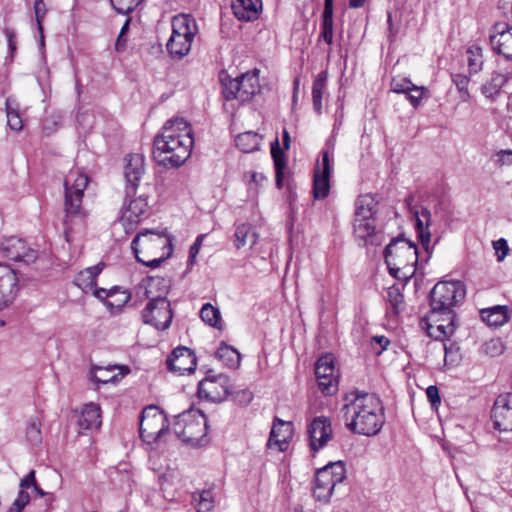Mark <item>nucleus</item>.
Here are the masks:
<instances>
[{"mask_svg": "<svg viewBox=\"0 0 512 512\" xmlns=\"http://www.w3.org/2000/svg\"><path fill=\"white\" fill-rule=\"evenodd\" d=\"M102 264L86 268L85 270L78 273L75 277L74 283L81 288L84 292L92 290L96 286V278L102 271Z\"/></svg>", "mask_w": 512, "mask_h": 512, "instance_id": "7c9ffc66", "label": "nucleus"}, {"mask_svg": "<svg viewBox=\"0 0 512 512\" xmlns=\"http://www.w3.org/2000/svg\"><path fill=\"white\" fill-rule=\"evenodd\" d=\"M444 349V363L446 366L455 367L457 366L461 361V354L459 347L451 343L449 346L446 344H443Z\"/></svg>", "mask_w": 512, "mask_h": 512, "instance_id": "09e8293b", "label": "nucleus"}, {"mask_svg": "<svg viewBox=\"0 0 512 512\" xmlns=\"http://www.w3.org/2000/svg\"><path fill=\"white\" fill-rule=\"evenodd\" d=\"M253 399V393L248 390H242L236 394V401L241 405H246Z\"/></svg>", "mask_w": 512, "mask_h": 512, "instance_id": "774afa93", "label": "nucleus"}, {"mask_svg": "<svg viewBox=\"0 0 512 512\" xmlns=\"http://www.w3.org/2000/svg\"><path fill=\"white\" fill-rule=\"evenodd\" d=\"M315 375L323 394L332 395L337 391L338 376L332 354H325L318 358L315 363Z\"/></svg>", "mask_w": 512, "mask_h": 512, "instance_id": "4468645a", "label": "nucleus"}, {"mask_svg": "<svg viewBox=\"0 0 512 512\" xmlns=\"http://www.w3.org/2000/svg\"><path fill=\"white\" fill-rule=\"evenodd\" d=\"M192 499L195 502L197 512H211L214 508V496L210 489L194 492Z\"/></svg>", "mask_w": 512, "mask_h": 512, "instance_id": "ea45409f", "label": "nucleus"}, {"mask_svg": "<svg viewBox=\"0 0 512 512\" xmlns=\"http://www.w3.org/2000/svg\"><path fill=\"white\" fill-rule=\"evenodd\" d=\"M19 292V278L9 265L0 263V311L11 305Z\"/></svg>", "mask_w": 512, "mask_h": 512, "instance_id": "dca6fc26", "label": "nucleus"}, {"mask_svg": "<svg viewBox=\"0 0 512 512\" xmlns=\"http://www.w3.org/2000/svg\"><path fill=\"white\" fill-rule=\"evenodd\" d=\"M173 430L182 442L193 447L204 446L209 442L208 424L202 411L189 409L175 417Z\"/></svg>", "mask_w": 512, "mask_h": 512, "instance_id": "423d86ee", "label": "nucleus"}, {"mask_svg": "<svg viewBox=\"0 0 512 512\" xmlns=\"http://www.w3.org/2000/svg\"><path fill=\"white\" fill-rule=\"evenodd\" d=\"M252 226L249 224H241L235 231V245L240 248L246 244V239L250 235L251 245L256 243V232L251 231Z\"/></svg>", "mask_w": 512, "mask_h": 512, "instance_id": "a18cd8bd", "label": "nucleus"}, {"mask_svg": "<svg viewBox=\"0 0 512 512\" xmlns=\"http://www.w3.org/2000/svg\"><path fill=\"white\" fill-rule=\"evenodd\" d=\"M345 478L346 469L342 461L331 462L318 469L312 487L314 499L320 504L329 503Z\"/></svg>", "mask_w": 512, "mask_h": 512, "instance_id": "6e6552de", "label": "nucleus"}, {"mask_svg": "<svg viewBox=\"0 0 512 512\" xmlns=\"http://www.w3.org/2000/svg\"><path fill=\"white\" fill-rule=\"evenodd\" d=\"M6 106V115H7V124L11 130L21 131L23 128L22 119L18 113L16 108H13L10 105V99L8 98L5 103Z\"/></svg>", "mask_w": 512, "mask_h": 512, "instance_id": "3c124183", "label": "nucleus"}, {"mask_svg": "<svg viewBox=\"0 0 512 512\" xmlns=\"http://www.w3.org/2000/svg\"><path fill=\"white\" fill-rule=\"evenodd\" d=\"M505 350V346L501 339L493 338L486 341L481 346V353L489 357L500 356Z\"/></svg>", "mask_w": 512, "mask_h": 512, "instance_id": "49530a36", "label": "nucleus"}, {"mask_svg": "<svg viewBox=\"0 0 512 512\" xmlns=\"http://www.w3.org/2000/svg\"><path fill=\"white\" fill-rule=\"evenodd\" d=\"M78 425L81 429H97L101 425V409L95 403L86 404L78 417Z\"/></svg>", "mask_w": 512, "mask_h": 512, "instance_id": "bb28decb", "label": "nucleus"}, {"mask_svg": "<svg viewBox=\"0 0 512 512\" xmlns=\"http://www.w3.org/2000/svg\"><path fill=\"white\" fill-rule=\"evenodd\" d=\"M465 285L461 281H440L430 292L431 310L428 320L438 322L437 316L444 315L447 324H439L438 331L443 336H451L456 330V314L453 308L465 298Z\"/></svg>", "mask_w": 512, "mask_h": 512, "instance_id": "7ed1b4c3", "label": "nucleus"}, {"mask_svg": "<svg viewBox=\"0 0 512 512\" xmlns=\"http://www.w3.org/2000/svg\"><path fill=\"white\" fill-rule=\"evenodd\" d=\"M128 26H129V21L127 20L125 22V24L123 25V27L117 37L115 47H116V50H118V51H121L125 48L126 39L124 37H125L126 31L128 30Z\"/></svg>", "mask_w": 512, "mask_h": 512, "instance_id": "69168bd1", "label": "nucleus"}, {"mask_svg": "<svg viewBox=\"0 0 512 512\" xmlns=\"http://www.w3.org/2000/svg\"><path fill=\"white\" fill-rule=\"evenodd\" d=\"M426 395L433 408H436L441 403L439 389L435 385H431L426 389Z\"/></svg>", "mask_w": 512, "mask_h": 512, "instance_id": "bf43d9fd", "label": "nucleus"}, {"mask_svg": "<svg viewBox=\"0 0 512 512\" xmlns=\"http://www.w3.org/2000/svg\"><path fill=\"white\" fill-rule=\"evenodd\" d=\"M4 34L7 38V42H8V47H9V50H10V53L11 55H13L16 51V42H15V38H16V33L13 29L11 28H6L4 30Z\"/></svg>", "mask_w": 512, "mask_h": 512, "instance_id": "0e129e2a", "label": "nucleus"}, {"mask_svg": "<svg viewBox=\"0 0 512 512\" xmlns=\"http://www.w3.org/2000/svg\"><path fill=\"white\" fill-rule=\"evenodd\" d=\"M172 318L170 302L166 297L152 298L142 311L143 322L152 325L157 330L168 329Z\"/></svg>", "mask_w": 512, "mask_h": 512, "instance_id": "f8f14e48", "label": "nucleus"}, {"mask_svg": "<svg viewBox=\"0 0 512 512\" xmlns=\"http://www.w3.org/2000/svg\"><path fill=\"white\" fill-rule=\"evenodd\" d=\"M88 184V177L78 171H71L65 178V197H64V211H65V225H68L73 219H83L85 217V210L82 207V199L84 191Z\"/></svg>", "mask_w": 512, "mask_h": 512, "instance_id": "1a4fd4ad", "label": "nucleus"}, {"mask_svg": "<svg viewBox=\"0 0 512 512\" xmlns=\"http://www.w3.org/2000/svg\"><path fill=\"white\" fill-rule=\"evenodd\" d=\"M169 371L183 375L193 373L196 369L197 360L194 352L187 347H177L166 360Z\"/></svg>", "mask_w": 512, "mask_h": 512, "instance_id": "6ab92c4d", "label": "nucleus"}, {"mask_svg": "<svg viewBox=\"0 0 512 512\" xmlns=\"http://www.w3.org/2000/svg\"><path fill=\"white\" fill-rule=\"evenodd\" d=\"M113 8L119 14L132 12L143 0H110Z\"/></svg>", "mask_w": 512, "mask_h": 512, "instance_id": "864d4df0", "label": "nucleus"}, {"mask_svg": "<svg viewBox=\"0 0 512 512\" xmlns=\"http://www.w3.org/2000/svg\"><path fill=\"white\" fill-rule=\"evenodd\" d=\"M415 217V227L418 234V238L422 244V247L426 253L430 256L431 254V232L429 227L431 225V211L427 207H421L420 209H411Z\"/></svg>", "mask_w": 512, "mask_h": 512, "instance_id": "b1692460", "label": "nucleus"}, {"mask_svg": "<svg viewBox=\"0 0 512 512\" xmlns=\"http://www.w3.org/2000/svg\"><path fill=\"white\" fill-rule=\"evenodd\" d=\"M238 82L240 85L237 92V99L243 103L252 100L256 94V68L238 76Z\"/></svg>", "mask_w": 512, "mask_h": 512, "instance_id": "c85d7f7f", "label": "nucleus"}, {"mask_svg": "<svg viewBox=\"0 0 512 512\" xmlns=\"http://www.w3.org/2000/svg\"><path fill=\"white\" fill-rule=\"evenodd\" d=\"M193 131L184 118L168 120L153 141V158L165 168H178L190 157Z\"/></svg>", "mask_w": 512, "mask_h": 512, "instance_id": "f257e3e1", "label": "nucleus"}, {"mask_svg": "<svg viewBox=\"0 0 512 512\" xmlns=\"http://www.w3.org/2000/svg\"><path fill=\"white\" fill-rule=\"evenodd\" d=\"M424 92L425 88L423 86L416 85L413 86V89H411V91L407 92V98L413 107H417L420 104L421 99L424 96Z\"/></svg>", "mask_w": 512, "mask_h": 512, "instance_id": "4d7b16f0", "label": "nucleus"}, {"mask_svg": "<svg viewBox=\"0 0 512 512\" xmlns=\"http://www.w3.org/2000/svg\"><path fill=\"white\" fill-rule=\"evenodd\" d=\"M330 153L329 151H323L322 152V161L321 163H318L317 165L320 166V172L331 174L332 166L330 163Z\"/></svg>", "mask_w": 512, "mask_h": 512, "instance_id": "e2e57ef3", "label": "nucleus"}, {"mask_svg": "<svg viewBox=\"0 0 512 512\" xmlns=\"http://www.w3.org/2000/svg\"><path fill=\"white\" fill-rule=\"evenodd\" d=\"M326 82H327V73L326 72H320L314 82L312 87V102H313V108L317 114H321L322 112V96L324 93V90L326 88Z\"/></svg>", "mask_w": 512, "mask_h": 512, "instance_id": "e433bc0d", "label": "nucleus"}, {"mask_svg": "<svg viewBox=\"0 0 512 512\" xmlns=\"http://www.w3.org/2000/svg\"><path fill=\"white\" fill-rule=\"evenodd\" d=\"M118 288H113L110 290H106L104 288L95 289L93 294L100 300H104V302L110 298H113L117 295Z\"/></svg>", "mask_w": 512, "mask_h": 512, "instance_id": "680f3d73", "label": "nucleus"}, {"mask_svg": "<svg viewBox=\"0 0 512 512\" xmlns=\"http://www.w3.org/2000/svg\"><path fill=\"white\" fill-rule=\"evenodd\" d=\"M203 238H204V235H199L196 238L195 242L190 247V250H189V261L191 263L194 262L197 254L199 253V249H200L201 243L203 241Z\"/></svg>", "mask_w": 512, "mask_h": 512, "instance_id": "338daca9", "label": "nucleus"}, {"mask_svg": "<svg viewBox=\"0 0 512 512\" xmlns=\"http://www.w3.org/2000/svg\"><path fill=\"white\" fill-rule=\"evenodd\" d=\"M232 385L225 374H212L209 371L204 379L199 382L198 395L201 399L211 402H222L230 395Z\"/></svg>", "mask_w": 512, "mask_h": 512, "instance_id": "9b49d317", "label": "nucleus"}, {"mask_svg": "<svg viewBox=\"0 0 512 512\" xmlns=\"http://www.w3.org/2000/svg\"><path fill=\"white\" fill-rule=\"evenodd\" d=\"M20 491L8 512H22L30 501V495L26 491L32 488L35 493L43 497L46 493L37 485L35 471H30L20 482Z\"/></svg>", "mask_w": 512, "mask_h": 512, "instance_id": "5701e85b", "label": "nucleus"}, {"mask_svg": "<svg viewBox=\"0 0 512 512\" xmlns=\"http://www.w3.org/2000/svg\"><path fill=\"white\" fill-rule=\"evenodd\" d=\"M493 247L499 262L503 261L509 252L507 241L503 238L493 242Z\"/></svg>", "mask_w": 512, "mask_h": 512, "instance_id": "13d9d810", "label": "nucleus"}, {"mask_svg": "<svg viewBox=\"0 0 512 512\" xmlns=\"http://www.w3.org/2000/svg\"><path fill=\"white\" fill-rule=\"evenodd\" d=\"M116 369H121L119 366L108 367H93V380L97 383L106 384L118 380V374L114 373Z\"/></svg>", "mask_w": 512, "mask_h": 512, "instance_id": "a19ab883", "label": "nucleus"}, {"mask_svg": "<svg viewBox=\"0 0 512 512\" xmlns=\"http://www.w3.org/2000/svg\"><path fill=\"white\" fill-rule=\"evenodd\" d=\"M131 249L138 262L154 269L171 256L172 239L165 232L145 229L134 237Z\"/></svg>", "mask_w": 512, "mask_h": 512, "instance_id": "20e7f679", "label": "nucleus"}, {"mask_svg": "<svg viewBox=\"0 0 512 512\" xmlns=\"http://www.w3.org/2000/svg\"><path fill=\"white\" fill-rule=\"evenodd\" d=\"M216 358L228 368L236 369L240 365V353L225 343H222L215 353Z\"/></svg>", "mask_w": 512, "mask_h": 512, "instance_id": "c9c22d12", "label": "nucleus"}, {"mask_svg": "<svg viewBox=\"0 0 512 512\" xmlns=\"http://www.w3.org/2000/svg\"><path fill=\"white\" fill-rule=\"evenodd\" d=\"M320 38L328 45L333 43V0L324 2Z\"/></svg>", "mask_w": 512, "mask_h": 512, "instance_id": "473e14b6", "label": "nucleus"}, {"mask_svg": "<svg viewBox=\"0 0 512 512\" xmlns=\"http://www.w3.org/2000/svg\"><path fill=\"white\" fill-rule=\"evenodd\" d=\"M167 429L166 417L156 406H148L142 411L139 432L144 442L155 443Z\"/></svg>", "mask_w": 512, "mask_h": 512, "instance_id": "9d476101", "label": "nucleus"}, {"mask_svg": "<svg viewBox=\"0 0 512 512\" xmlns=\"http://www.w3.org/2000/svg\"><path fill=\"white\" fill-rule=\"evenodd\" d=\"M481 318L489 326L499 327L508 322L510 318L507 306H494L481 310Z\"/></svg>", "mask_w": 512, "mask_h": 512, "instance_id": "c756f323", "label": "nucleus"}, {"mask_svg": "<svg viewBox=\"0 0 512 512\" xmlns=\"http://www.w3.org/2000/svg\"><path fill=\"white\" fill-rule=\"evenodd\" d=\"M387 301L391 305L394 314H399L403 309L404 297L397 287H390L387 290Z\"/></svg>", "mask_w": 512, "mask_h": 512, "instance_id": "603ef678", "label": "nucleus"}, {"mask_svg": "<svg viewBox=\"0 0 512 512\" xmlns=\"http://www.w3.org/2000/svg\"><path fill=\"white\" fill-rule=\"evenodd\" d=\"M341 413L353 433L374 436L384 425V407L375 394L352 391L345 395Z\"/></svg>", "mask_w": 512, "mask_h": 512, "instance_id": "f03ea898", "label": "nucleus"}, {"mask_svg": "<svg viewBox=\"0 0 512 512\" xmlns=\"http://www.w3.org/2000/svg\"><path fill=\"white\" fill-rule=\"evenodd\" d=\"M467 63L469 68V73L477 74L483 69V50L478 45H472L467 49Z\"/></svg>", "mask_w": 512, "mask_h": 512, "instance_id": "58836bf2", "label": "nucleus"}, {"mask_svg": "<svg viewBox=\"0 0 512 512\" xmlns=\"http://www.w3.org/2000/svg\"><path fill=\"white\" fill-rule=\"evenodd\" d=\"M452 82L456 86L460 99L464 102H467L470 99V93L468 90V84L470 82V78L464 74H452Z\"/></svg>", "mask_w": 512, "mask_h": 512, "instance_id": "de8ad7c7", "label": "nucleus"}, {"mask_svg": "<svg viewBox=\"0 0 512 512\" xmlns=\"http://www.w3.org/2000/svg\"><path fill=\"white\" fill-rule=\"evenodd\" d=\"M0 252L10 260L24 262L25 264L34 262L38 257L36 250L27 247L23 239L15 236L5 238L1 242Z\"/></svg>", "mask_w": 512, "mask_h": 512, "instance_id": "2eb2a0df", "label": "nucleus"}, {"mask_svg": "<svg viewBox=\"0 0 512 512\" xmlns=\"http://www.w3.org/2000/svg\"><path fill=\"white\" fill-rule=\"evenodd\" d=\"M271 155L274 161L276 186L281 189L283 187L284 169L286 166L284 152L279 146L278 139L271 143Z\"/></svg>", "mask_w": 512, "mask_h": 512, "instance_id": "72a5a7b5", "label": "nucleus"}, {"mask_svg": "<svg viewBox=\"0 0 512 512\" xmlns=\"http://www.w3.org/2000/svg\"><path fill=\"white\" fill-rule=\"evenodd\" d=\"M385 262L390 274L400 280H409L416 272L419 259L417 246L410 240L398 237L384 250Z\"/></svg>", "mask_w": 512, "mask_h": 512, "instance_id": "39448f33", "label": "nucleus"}, {"mask_svg": "<svg viewBox=\"0 0 512 512\" xmlns=\"http://www.w3.org/2000/svg\"><path fill=\"white\" fill-rule=\"evenodd\" d=\"M377 200L371 194L360 195L355 202V218L357 221L375 219Z\"/></svg>", "mask_w": 512, "mask_h": 512, "instance_id": "cd10ccee", "label": "nucleus"}, {"mask_svg": "<svg viewBox=\"0 0 512 512\" xmlns=\"http://www.w3.org/2000/svg\"><path fill=\"white\" fill-rule=\"evenodd\" d=\"M124 176L126 179V197L136 194L139 182L145 175V159L142 154H130L126 158Z\"/></svg>", "mask_w": 512, "mask_h": 512, "instance_id": "f3484780", "label": "nucleus"}, {"mask_svg": "<svg viewBox=\"0 0 512 512\" xmlns=\"http://www.w3.org/2000/svg\"><path fill=\"white\" fill-rule=\"evenodd\" d=\"M129 300L130 294L127 291H120L118 289L117 295L106 300L105 305L112 313H118Z\"/></svg>", "mask_w": 512, "mask_h": 512, "instance_id": "8fccbe9b", "label": "nucleus"}, {"mask_svg": "<svg viewBox=\"0 0 512 512\" xmlns=\"http://www.w3.org/2000/svg\"><path fill=\"white\" fill-rule=\"evenodd\" d=\"M353 227L356 239L362 241L363 245H379L381 243V239L376 231L375 219L354 220Z\"/></svg>", "mask_w": 512, "mask_h": 512, "instance_id": "a878e982", "label": "nucleus"}, {"mask_svg": "<svg viewBox=\"0 0 512 512\" xmlns=\"http://www.w3.org/2000/svg\"><path fill=\"white\" fill-rule=\"evenodd\" d=\"M444 318H446V316L444 315L437 316V319H439V321L434 322L436 324V327H434L433 324H428L427 333L430 337H434L435 339L444 337L442 334H440V332L437 329L439 324H447V321L443 320Z\"/></svg>", "mask_w": 512, "mask_h": 512, "instance_id": "052dcab7", "label": "nucleus"}, {"mask_svg": "<svg viewBox=\"0 0 512 512\" xmlns=\"http://www.w3.org/2000/svg\"><path fill=\"white\" fill-rule=\"evenodd\" d=\"M149 209L148 197L141 194L124 204L119 218V224L123 227L126 234L134 232L137 225L147 216Z\"/></svg>", "mask_w": 512, "mask_h": 512, "instance_id": "ddd939ff", "label": "nucleus"}, {"mask_svg": "<svg viewBox=\"0 0 512 512\" xmlns=\"http://www.w3.org/2000/svg\"><path fill=\"white\" fill-rule=\"evenodd\" d=\"M291 438V422L276 419L272 426L269 439L267 441V447L269 449H275L276 451L283 452L287 449Z\"/></svg>", "mask_w": 512, "mask_h": 512, "instance_id": "4be33fe9", "label": "nucleus"}, {"mask_svg": "<svg viewBox=\"0 0 512 512\" xmlns=\"http://www.w3.org/2000/svg\"><path fill=\"white\" fill-rule=\"evenodd\" d=\"M332 426L329 418L316 417L308 427L310 447L313 451L322 449L332 438Z\"/></svg>", "mask_w": 512, "mask_h": 512, "instance_id": "aec40b11", "label": "nucleus"}, {"mask_svg": "<svg viewBox=\"0 0 512 512\" xmlns=\"http://www.w3.org/2000/svg\"><path fill=\"white\" fill-rule=\"evenodd\" d=\"M494 427L500 431H512V392L500 394L492 408Z\"/></svg>", "mask_w": 512, "mask_h": 512, "instance_id": "a211bd4d", "label": "nucleus"}, {"mask_svg": "<svg viewBox=\"0 0 512 512\" xmlns=\"http://www.w3.org/2000/svg\"><path fill=\"white\" fill-rule=\"evenodd\" d=\"M494 33L490 35V43L495 52L512 60V26L506 23H496Z\"/></svg>", "mask_w": 512, "mask_h": 512, "instance_id": "412c9836", "label": "nucleus"}, {"mask_svg": "<svg viewBox=\"0 0 512 512\" xmlns=\"http://www.w3.org/2000/svg\"><path fill=\"white\" fill-rule=\"evenodd\" d=\"M172 34L167 42V50L173 56L182 58L192 47L198 33V25L190 14H178L172 18Z\"/></svg>", "mask_w": 512, "mask_h": 512, "instance_id": "0eeeda50", "label": "nucleus"}, {"mask_svg": "<svg viewBox=\"0 0 512 512\" xmlns=\"http://www.w3.org/2000/svg\"><path fill=\"white\" fill-rule=\"evenodd\" d=\"M201 319L211 327L222 329V318L220 310L210 303H206L200 310Z\"/></svg>", "mask_w": 512, "mask_h": 512, "instance_id": "4c0bfd02", "label": "nucleus"}, {"mask_svg": "<svg viewBox=\"0 0 512 512\" xmlns=\"http://www.w3.org/2000/svg\"><path fill=\"white\" fill-rule=\"evenodd\" d=\"M236 146L244 153H251L256 150V133L247 131L240 133L235 138Z\"/></svg>", "mask_w": 512, "mask_h": 512, "instance_id": "c03bdc74", "label": "nucleus"}, {"mask_svg": "<svg viewBox=\"0 0 512 512\" xmlns=\"http://www.w3.org/2000/svg\"><path fill=\"white\" fill-rule=\"evenodd\" d=\"M232 10L240 21L256 20V0H233Z\"/></svg>", "mask_w": 512, "mask_h": 512, "instance_id": "2f4dec72", "label": "nucleus"}, {"mask_svg": "<svg viewBox=\"0 0 512 512\" xmlns=\"http://www.w3.org/2000/svg\"><path fill=\"white\" fill-rule=\"evenodd\" d=\"M34 14H35V21L37 24V29L39 34H42L43 31V20L48 12V9L46 7V4L44 3V0H34Z\"/></svg>", "mask_w": 512, "mask_h": 512, "instance_id": "5fc2aeb1", "label": "nucleus"}, {"mask_svg": "<svg viewBox=\"0 0 512 512\" xmlns=\"http://www.w3.org/2000/svg\"><path fill=\"white\" fill-rule=\"evenodd\" d=\"M512 78V72L494 70L490 77L482 84L481 93L494 101L501 93L503 86Z\"/></svg>", "mask_w": 512, "mask_h": 512, "instance_id": "393cba45", "label": "nucleus"}, {"mask_svg": "<svg viewBox=\"0 0 512 512\" xmlns=\"http://www.w3.org/2000/svg\"><path fill=\"white\" fill-rule=\"evenodd\" d=\"M414 84L407 78L394 77L391 81V91L407 94L413 89Z\"/></svg>", "mask_w": 512, "mask_h": 512, "instance_id": "6e6d98bb", "label": "nucleus"}, {"mask_svg": "<svg viewBox=\"0 0 512 512\" xmlns=\"http://www.w3.org/2000/svg\"><path fill=\"white\" fill-rule=\"evenodd\" d=\"M330 175L320 172V166H316L313 179V195L315 199H324L329 195Z\"/></svg>", "mask_w": 512, "mask_h": 512, "instance_id": "f704fd0d", "label": "nucleus"}, {"mask_svg": "<svg viewBox=\"0 0 512 512\" xmlns=\"http://www.w3.org/2000/svg\"><path fill=\"white\" fill-rule=\"evenodd\" d=\"M220 81L222 85V93L226 100L237 99V92L239 89L238 76L231 78L227 74H221Z\"/></svg>", "mask_w": 512, "mask_h": 512, "instance_id": "37998d69", "label": "nucleus"}, {"mask_svg": "<svg viewBox=\"0 0 512 512\" xmlns=\"http://www.w3.org/2000/svg\"><path fill=\"white\" fill-rule=\"evenodd\" d=\"M26 439L32 446L42 443L41 422L37 417H31L26 427Z\"/></svg>", "mask_w": 512, "mask_h": 512, "instance_id": "79ce46f5", "label": "nucleus"}]
</instances>
